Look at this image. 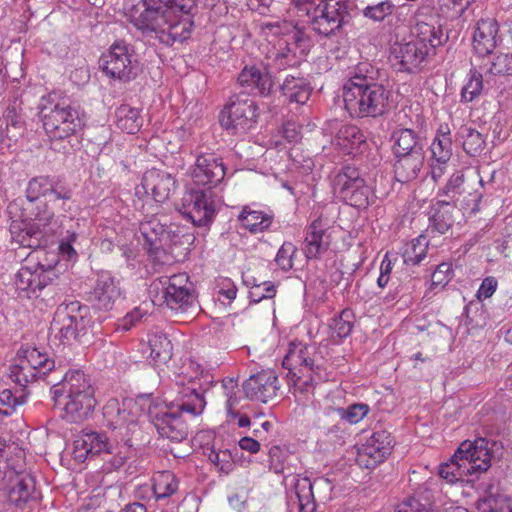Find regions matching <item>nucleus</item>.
Wrapping results in <instances>:
<instances>
[{
  "label": "nucleus",
  "mask_w": 512,
  "mask_h": 512,
  "mask_svg": "<svg viewBox=\"0 0 512 512\" xmlns=\"http://www.w3.org/2000/svg\"><path fill=\"white\" fill-rule=\"evenodd\" d=\"M72 190L58 179L50 176H37L27 185L25 198H17L9 203L7 210L12 218L20 220L19 231L11 230L13 239L22 247H39L46 245L49 237L55 233L52 227L54 213L50 211L42 198L49 197V202L68 201Z\"/></svg>",
  "instance_id": "obj_1"
},
{
  "label": "nucleus",
  "mask_w": 512,
  "mask_h": 512,
  "mask_svg": "<svg viewBox=\"0 0 512 512\" xmlns=\"http://www.w3.org/2000/svg\"><path fill=\"white\" fill-rule=\"evenodd\" d=\"M196 10L197 0H140L126 16L144 36L172 46L190 38Z\"/></svg>",
  "instance_id": "obj_2"
},
{
  "label": "nucleus",
  "mask_w": 512,
  "mask_h": 512,
  "mask_svg": "<svg viewBox=\"0 0 512 512\" xmlns=\"http://www.w3.org/2000/svg\"><path fill=\"white\" fill-rule=\"evenodd\" d=\"M384 72L369 62L358 63L342 88L344 107L352 118H376L390 109L391 91L382 84Z\"/></svg>",
  "instance_id": "obj_3"
},
{
  "label": "nucleus",
  "mask_w": 512,
  "mask_h": 512,
  "mask_svg": "<svg viewBox=\"0 0 512 512\" xmlns=\"http://www.w3.org/2000/svg\"><path fill=\"white\" fill-rule=\"evenodd\" d=\"M203 389L198 376L177 375L170 388L172 400L169 408L176 411L157 413L154 417V426L162 438L172 442H181L188 435V427L178 412L198 416L203 413L206 406Z\"/></svg>",
  "instance_id": "obj_4"
},
{
  "label": "nucleus",
  "mask_w": 512,
  "mask_h": 512,
  "mask_svg": "<svg viewBox=\"0 0 512 512\" xmlns=\"http://www.w3.org/2000/svg\"><path fill=\"white\" fill-rule=\"evenodd\" d=\"M55 405L61 406L62 418L77 423L86 419L96 406L94 389L89 378L80 370H71L53 385Z\"/></svg>",
  "instance_id": "obj_5"
},
{
  "label": "nucleus",
  "mask_w": 512,
  "mask_h": 512,
  "mask_svg": "<svg viewBox=\"0 0 512 512\" xmlns=\"http://www.w3.org/2000/svg\"><path fill=\"white\" fill-rule=\"evenodd\" d=\"M496 446L497 442L486 438L462 442L450 461L440 465L439 476L453 484L463 482L466 476L486 472L491 466Z\"/></svg>",
  "instance_id": "obj_6"
},
{
  "label": "nucleus",
  "mask_w": 512,
  "mask_h": 512,
  "mask_svg": "<svg viewBox=\"0 0 512 512\" xmlns=\"http://www.w3.org/2000/svg\"><path fill=\"white\" fill-rule=\"evenodd\" d=\"M43 127L48 135L51 146L56 151H65L66 146L58 147L59 142L68 141L82 130L83 114L78 106L58 103L51 108L43 105L41 108Z\"/></svg>",
  "instance_id": "obj_7"
},
{
  "label": "nucleus",
  "mask_w": 512,
  "mask_h": 512,
  "mask_svg": "<svg viewBox=\"0 0 512 512\" xmlns=\"http://www.w3.org/2000/svg\"><path fill=\"white\" fill-rule=\"evenodd\" d=\"M346 0H319L313 10H307L311 30L323 37H331L350 22Z\"/></svg>",
  "instance_id": "obj_8"
},
{
  "label": "nucleus",
  "mask_w": 512,
  "mask_h": 512,
  "mask_svg": "<svg viewBox=\"0 0 512 512\" xmlns=\"http://www.w3.org/2000/svg\"><path fill=\"white\" fill-rule=\"evenodd\" d=\"M89 324V308L72 301L57 308L51 330L65 343H71L86 334Z\"/></svg>",
  "instance_id": "obj_9"
},
{
  "label": "nucleus",
  "mask_w": 512,
  "mask_h": 512,
  "mask_svg": "<svg viewBox=\"0 0 512 512\" xmlns=\"http://www.w3.org/2000/svg\"><path fill=\"white\" fill-rule=\"evenodd\" d=\"M333 189L345 203L358 209L367 208L373 199L371 187L355 167H343L334 177Z\"/></svg>",
  "instance_id": "obj_10"
},
{
  "label": "nucleus",
  "mask_w": 512,
  "mask_h": 512,
  "mask_svg": "<svg viewBox=\"0 0 512 512\" xmlns=\"http://www.w3.org/2000/svg\"><path fill=\"white\" fill-rule=\"evenodd\" d=\"M257 110L256 103L247 95H234L221 112L220 123L232 134H246L257 123Z\"/></svg>",
  "instance_id": "obj_11"
},
{
  "label": "nucleus",
  "mask_w": 512,
  "mask_h": 512,
  "mask_svg": "<svg viewBox=\"0 0 512 512\" xmlns=\"http://www.w3.org/2000/svg\"><path fill=\"white\" fill-rule=\"evenodd\" d=\"M99 66L107 76L127 82L136 77L138 63L132 47L120 41L114 43L108 53L102 55Z\"/></svg>",
  "instance_id": "obj_12"
},
{
  "label": "nucleus",
  "mask_w": 512,
  "mask_h": 512,
  "mask_svg": "<svg viewBox=\"0 0 512 512\" xmlns=\"http://www.w3.org/2000/svg\"><path fill=\"white\" fill-rule=\"evenodd\" d=\"M314 349L302 343H291L283 359L282 365L289 375L296 380L303 379L304 384H311L320 378V367L312 357Z\"/></svg>",
  "instance_id": "obj_13"
},
{
  "label": "nucleus",
  "mask_w": 512,
  "mask_h": 512,
  "mask_svg": "<svg viewBox=\"0 0 512 512\" xmlns=\"http://www.w3.org/2000/svg\"><path fill=\"white\" fill-rule=\"evenodd\" d=\"M178 210L182 216L198 227L209 226L215 217L212 195L204 190L187 191L182 197Z\"/></svg>",
  "instance_id": "obj_14"
},
{
  "label": "nucleus",
  "mask_w": 512,
  "mask_h": 512,
  "mask_svg": "<svg viewBox=\"0 0 512 512\" xmlns=\"http://www.w3.org/2000/svg\"><path fill=\"white\" fill-rule=\"evenodd\" d=\"M18 356L20 363L12 372L19 384L22 380L28 382V375L25 371L29 368L33 370L32 377H45L55 367L54 360L50 359L46 352H42L36 347L22 348L19 350Z\"/></svg>",
  "instance_id": "obj_15"
},
{
  "label": "nucleus",
  "mask_w": 512,
  "mask_h": 512,
  "mask_svg": "<svg viewBox=\"0 0 512 512\" xmlns=\"http://www.w3.org/2000/svg\"><path fill=\"white\" fill-rule=\"evenodd\" d=\"M242 389L249 400L267 403L277 396L280 385L273 370H262L246 379Z\"/></svg>",
  "instance_id": "obj_16"
},
{
  "label": "nucleus",
  "mask_w": 512,
  "mask_h": 512,
  "mask_svg": "<svg viewBox=\"0 0 512 512\" xmlns=\"http://www.w3.org/2000/svg\"><path fill=\"white\" fill-rule=\"evenodd\" d=\"M8 499L11 504L24 509L41 499V492L36 487L35 477L26 472L10 476Z\"/></svg>",
  "instance_id": "obj_17"
},
{
  "label": "nucleus",
  "mask_w": 512,
  "mask_h": 512,
  "mask_svg": "<svg viewBox=\"0 0 512 512\" xmlns=\"http://www.w3.org/2000/svg\"><path fill=\"white\" fill-rule=\"evenodd\" d=\"M224 177L225 168L220 157L214 153H202L197 156L192 170L195 184L211 189L221 183Z\"/></svg>",
  "instance_id": "obj_18"
},
{
  "label": "nucleus",
  "mask_w": 512,
  "mask_h": 512,
  "mask_svg": "<svg viewBox=\"0 0 512 512\" xmlns=\"http://www.w3.org/2000/svg\"><path fill=\"white\" fill-rule=\"evenodd\" d=\"M121 296L119 281L110 272L102 271L98 274L96 283L90 293V301L99 309L111 310Z\"/></svg>",
  "instance_id": "obj_19"
},
{
  "label": "nucleus",
  "mask_w": 512,
  "mask_h": 512,
  "mask_svg": "<svg viewBox=\"0 0 512 512\" xmlns=\"http://www.w3.org/2000/svg\"><path fill=\"white\" fill-rule=\"evenodd\" d=\"M392 438L385 431H377L363 444L359 450V462L366 468L374 467L383 462L391 453Z\"/></svg>",
  "instance_id": "obj_20"
},
{
  "label": "nucleus",
  "mask_w": 512,
  "mask_h": 512,
  "mask_svg": "<svg viewBox=\"0 0 512 512\" xmlns=\"http://www.w3.org/2000/svg\"><path fill=\"white\" fill-rule=\"evenodd\" d=\"M141 184L156 202L163 203L175 189L176 180L170 173L153 168L144 173Z\"/></svg>",
  "instance_id": "obj_21"
},
{
  "label": "nucleus",
  "mask_w": 512,
  "mask_h": 512,
  "mask_svg": "<svg viewBox=\"0 0 512 512\" xmlns=\"http://www.w3.org/2000/svg\"><path fill=\"white\" fill-rule=\"evenodd\" d=\"M332 491L333 485L325 477H318L313 481L309 478H304L296 485L299 504L313 503L316 506V501L326 503L332 499Z\"/></svg>",
  "instance_id": "obj_22"
},
{
  "label": "nucleus",
  "mask_w": 512,
  "mask_h": 512,
  "mask_svg": "<svg viewBox=\"0 0 512 512\" xmlns=\"http://www.w3.org/2000/svg\"><path fill=\"white\" fill-rule=\"evenodd\" d=\"M103 417L108 427L120 431L123 439L134 433L138 427L135 418L115 398L109 399L104 405Z\"/></svg>",
  "instance_id": "obj_23"
},
{
  "label": "nucleus",
  "mask_w": 512,
  "mask_h": 512,
  "mask_svg": "<svg viewBox=\"0 0 512 512\" xmlns=\"http://www.w3.org/2000/svg\"><path fill=\"white\" fill-rule=\"evenodd\" d=\"M459 210L456 204L438 199L432 203L429 211V231L433 234H446L455 224Z\"/></svg>",
  "instance_id": "obj_24"
},
{
  "label": "nucleus",
  "mask_w": 512,
  "mask_h": 512,
  "mask_svg": "<svg viewBox=\"0 0 512 512\" xmlns=\"http://www.w3.org/2000/svg\"><path fill=\"white\" fill-rule=\"evenodd\" d=\"M103 452L109 454L113 452L112 445L104 433L87 432L74 442L73 454L75 459L84 461L89 456H95Z\"/></svg>",
  "instance_id": "obj_25"
},
{
  "label": "nucleus",
  "mask_w": 512,
  "mask_h": 512,
  "mask_svg": "<svg viewBox=\"0 0 512 512\" xmlns=\"http://www.w3.org/2000/svg\"><path fill=\"white\" fill-rule=\"evenodd\" d=\"M498 24L495 19H480L473 34V48L479 56H487L497 45Z\"/></svg>",
  "instance_id": "obj_26"
},
{
  "label": "nucleus",
  "mask_w": 512,
  "mask_h": 512,
  "mask_svg": "<svg viewBox=\"0 0 512 512\" xmlns=\"http://www.w3.org/2000/svg\"><path fill=\"white\" fill-rule=\"evenodd\" d=\"M329 240L322 221L314 220L307 228L304 246L302 248L308 259H317L329 248Z\"/></svg>",
  "instance_id": "obj_27"
},
{
  "label": "nucleus",
  "mask_w": 512,
  "mask_h": 512,
  "mask_svg": "<svg viewBox=\"0 0 512 512\" xmlns=\"http://www.w3.org/2000/svg\"><path fill=\"white\" fill-rule=\"evenodd\" d=\"M238 83L251 91L256 90L262 96L269 95L273 87L270 74L256 66H245L238 76Z\"/></svg>",
  "instance_id": "obj_28"
},
{
  "label": "nucleus",
  "mask_w": 512,
  "mask_h": 512,
  "mask_svg": "<svg viewBox=\"0 0 512 512\" xmlns=\"http://www.w3.org/2000/svg\"><path fill=\"white\" fill-rule=\"evenodd\" d=\"M429 53L426 46H420L413 40L401 44L398 49H395V57L399 60L401 69L407 72L419 68Z\"/></svg>",
  "instance_id": "obj_29"
},
{
  "label": "nucleus",
  "mask_w": 512,
  "mask_h": 512,
  "mask_svg": "<svg viewBox=\"0 0 512 512\" xmlns=\"http://www.w3.org/2000/svg\"><path fill=\"white\" fill-rule=\"evenodd\" d=\"M394 164L395 178L398 182L407 183L415 180L425 161V153L408 154L403 156H395Z\"/></svg>",
  "instance_id": "obj_30"
},
{
  "label": "nucleus",
  "mask_w": 512,
  "mask_h": 512,
  "mask_svg": "<svg viewBox=\"0 0 512 512\" xmlns=\"http://www.w3.org/2000/svg\"><path fill=\"white\" fill-rule=\"evenodd\" d=\"M393 152L395 156L425 153L423 141L409 128H400L393 132Z\"/></svg>",
  "instance_id": "obj_31"
},
{
  "label": "nucleus",
  "mask_w": 512,
  "mask_h": 512,
  "mask_svg": "<svg viewBox=\"0 0 512 512\" xmlns=\"http://www.w3.org/2000/svg\"><path fill=\"white\" fill-rule=\"evenodd\" d=\"M281 91L288 102L303 105L309 100L312 88L305 77L287 75Z\"/></svg>",
  "instance_id": "obj_32"
},
{
  "label": "nucleus",
  "mask_w": 512,
  "mask_h": 512,
  "mask_svg": "<svg viewBox=\"0 0 512 512\" xmlns=\"http://www.w3.org/2000/svg\"><path fill=\"white\" fill-rule=\"evenodd\" d=\"M140 232L146 239V241L150 244H153L157 240L158 235H160V237H170V234H172L171 241L175 245L183 243L189 244L193 240V236L190 234H181V237L178 239L181 233V230L179 228H177L176 231H165L164 228L154 220L141 223Z\"/></svg>",
  "instance_id": "obj_33"
},
{
  "label": "nucleus",
  "mask_w": 512,
  "mask_h": 512,
  "mask_svg": "<svg viewBox=\"0 0 512 512\" xmlns=\"http://www.w3.org/2000/svg\"><path fill=\"white\" fill-rule=\"evenodd\" d=\"M115 117L117 127L128 134L137 133L143 125L141 110L127 104L116 109Z\"/></svg>",
  "instance_id": "obj_34"
},
{
  "label": "nucleus",
  "mask_w": 512,
  "mask_h": 512,
  "mask_svg": "<svg viewBox=\"0 0 512 512\" xmlns=\"http://www.w3.org/2000/svg\"><path fill=\"white\" fill-rule=\"evenodd\" d=\"M413 41L420 46H426L428 51H433L437 46L442 44L441 30L434 25L417 20L413 29Z\"/></svg>",
  "instance_id": "obj_35"
},
{
  "label": "nucleus",
  "mask_w": 512,
  "mask_h": 512,
  "mask_svg": "<svg viewBox=\"0 0 512 512\" xmlns=\"http://www.w3.org/2000/svg\"><path fill=\"white\" fill-rule=\"evenodd\" d=\"M35 264L23 265L15 275L14 285L19 297L31 298L37 296Z\"/></svg>",
  "instance_id": "obj_36"
},
{
  "label": "nucleus",
  "mask_w": 512,
  "mask_h": 512,
  "mask_svg": "<svg viewBox=\"0 0 512 512\" xmlns=\"http://www.w3.org/2000/svg\"><path fill=\"white\" fill-rule=\"evenodd\" d=\"M148 358L155 364L167 362L172 355V344L170 340L162 334H153L148 338L147 349Z\"/></svg>",
  "instance_id": "obj_37"
},
{
  "label": "nucleus",
  "mask_w": 512,
  "mask_h": 512,
  "mask_svg": "<svg viewBox=\"0 0 512 512\" xmlns=\"http://www.w3.org/2000/svg\"><path fill=\"white\" fill-rule=\"evenodd\" d=\"M241 224L251 233H260L267 230L272 223V216L261 211L251 210L245 206L238 216Z\"/></svg>",
  "instance_id": "obj_38"
},
{
  "label": "nucleus",
  "mask_w": 512,
  "mask_h": 512,
  "mask_svg": "<svg viewBox=\"0 0 512 512\" xmlns=\"http://www.w3.org/2000/svg\"><path fill=\"white\" fill-rule=\"evenodd\" d=\"M162 298L166 306L176 312H185L195 304V296L191 289L177 291L162 289Z\"/></svg>",
  "instance_id": "obj_39"
},
{
  "label": "nucleus",
  "mask_w": 512,
  "mask_h": 512,
  "mask_svg": "<svg viewBox=\"0 0 512 512\" xmlns=\"http://www.w3.org/2000/svg\"><path fill=\"white\" fill-rule=\"evenodd\" d=\"M458 136L462 139L464 151L470 156H478L485 148V137L476 129L462 125L458 130Z\"/></svg>",
  "instance_id": "obj_40"
},
{
  "label": "nucleus",
  "mask_w": 512,
  "mask_h": 512,
  "mask_svg": "<svg viewBox=\"0 0 512 512\" xmlns=\"http://www.w3.org/2000/svg\"><path fill=\"white\" fill-rule=\"evenodd\" d=\"M468 193L465 181V174L462 170L454 172L447 183L439 189L438 197H447L453 204L460 201L461 197Z\"/></svg>",
  "instance_id": "obj_41"
},
{
  "label": "nucleus",
  "mask_w": 512,
  "mask_h": 512,
  "mask_svg": "<svg viewBox=\"0 0 512 512\" xmlns=\"http://www.w3.org/2000/svg\"><path fill=\"white\" fill-rule=\"evenodd\" d=\"M336 143L345 150L359 147L365 142V136L361 130L351 124L341 125L335 135Z\"/></svg>",
  "instance_id": "obj_42"
},
{
  "label": "nucleus",
  "mask_w": 512,
  "mask_h": 512,
  "mask_svg": "<svg viewBox=\"0 0 512 512\" xmlns=\"http://www.w3.org/2000/svg\"><path fill=\"white\" fill-rule=\"evenodd\" d=\"M428 242L426 237L421 235L409 242L402 254L406 265H418L426 257Z\"/></svg>",
  "instance_id": "obj_43"
},
{
  "label": "nucleus",
  "mask_w": 512,
  "mask_h": 512,
  "mask_svg": "<svg viewBox=\"0 0 512 512\" xmlns=\"http://www.w3.org/2000/svg\"><path fill=\"white\" fill-rule=\"evenodd\" d=\"M478 512H512V500L504 495H488L477 502Z\"/></svg>",
  "instance_id": "obj_44"
},
{
  "label": "nucleus",
  "mask_w": 512,
  "mask_h": 512,
  "mask_svg": "<svg viewBox=\"0 0 512 512\" xmlns=\"http://www.w3.org/2000/svg\"><path fill=\"white\" fill-rule=\"evenodd\" d=\"M354 323L355 314L353 310L349 308L343 309L331 325L333 336L336 335L340 339L348 337L353 330Z\"/></svg>",
  "instance_id": "obj_45"
},
{
  "label": "nucleus",
  "mask_w": 512,
  "mask_h": 512,
  "mask_svg": "<svg viewBox=\"0 0 512 512\" xmlns=\"http://www.w3.org/2000/svg\"><path fill=\"white\" fill-rule=\"evenodd\" d=\"M52 259L49 264H43L42 262H36L35 270L37 273L36 276V291H41L48 284H51L56 278L55 266L57 264V256L56 254H51Z\"/></svg>",
  "instance_id": "obj_46"
},
{
  "label": "nucleus",
  "mask_w": 512,
  "mask_h": 512,
  "mask_svg": "<svg viewBox=\"0 0 512 512\" xmlns=\"http://www.w3.org/2000/svg\"><path fill=\"white\" fill-rule=\"evenodd\" d=\"M178 489V481L171 472H162L157 478L153 486L157 499L167 498L173 495Z\"/></svg>",
  "instance_id": "obj_47"
},
{
  "label": "nucleus",
  "mask_w": 512,
  "mask_h": 512,
  "mask_svg": "<svg viewBox=\"0 0 512 512\" xmlns=\"http://www.w3.org/2000/svg\"><path fill=\"white\" fill-rule=\"evenodd\" d=\"M396 6L391 0H385L375 5H369L362 11L363 16L374 22H382L386 17L392 15Z\"/></svg>",
  "instance_id": "obj_48"
},
{
  "label": "nucleus",
  "mask_w": 512,
  "mask_h": 512,
  "mask_svg": "<svg viewBox=\"0 0 512 512\" xmlns=\"http://www.w3.org/2000/svg\"><path fill=\"white\" fill-rule=\"evenodd\" d=\"M433 157L439 163H446L452 155V140L446 136H436L431 144Z\"/></svg>",
  "instance_id": "obj_49"
},
{
  "label": "nucleus",
  "mask_w": 512,
  "mask_h": 512,
  "mask_svg": "<svg viewBox=\"0 0 512 512\" xmlns=\"http://www.w3.org/2000/svg\"><path fill=\"white\" fill-rule=\"evenodd\" d=\"M208 459L216 466L220 473L229 474L234 469L235 463L229 450H211L208 454Z\"/></svg>",
  "instance_id": "obj_50"
},
{
  "label": "nucleus",
  "mask_w": 512,
  "mask_h": 512,
  "mask_svg": "<svg viewBox=\"0 0 512 512\" xmlns=\"http://www.w3.org/2000/svg\"><path fill=\"white\" fill-rule=\"evenodd\" d=\"M483 88V77L477 71H471V75L467 83L464 85L461 91L462 100L466 102L473 101L477 96L480 95Z\"/></svg>",
  "instance_id": "obj_51"
},
{
  "label": "nucleus",
  "mask_w": 512,
  "mask_h": 512,
  "mask_svg": "<svg viewBox=\"0 0 512 512\" xmlns=\"http://www.w3.org/2000/svg\"><path fill=\"white\" fill-rule=\"evenodd\" d=\"M222 387L227 397L226 409L229 417H237L238 412L233 410V407L238 403L237 391L238 384L237 380L233 378H225L222 380Z\"/></svg>",
  "instance_id": "obj_52"
},
{
  "label": "nucleus",
  "mask_w": 512,
  "mask_h": 512,
  "mask_svg": "<svg viewBox=\"0 0 512 512\" xmlns=\"http://www.w3.org/2000/svg\"><path fill=\"white\" fill-rule=\"evenodd\" d=\"M25 398L23 395L17 397L11 390L5 389L0 393V414L4 416L11 415L18 405L23 404Z\"/></svg>",
  "instance_id": "obj_53"
},
{
  "label": "nucleus",
  "mask_w": 512,
  "mask_h": 512,
  "mask_svg": "<svg viewBox=\"0 0 512 512\" xmlns=\"http://www.w3.org/2000/svg\"><path fill=\"white\" fill-rule=\"evenodd\" d=\"M297 252L296 246L291 242H284L277 252L275 261L277 265L284 271H288L293 267V256Z\"/></svg>",
  "instance_id": "obj_54"
},
{
  "label": "nucleus",
  "mask_w": 512,
  "mask_h": 512,
  "mask_svg": "<svg viewBox=\"0 0 512 512\" xmlns=\"http://www.w3.org/2000/svg\"><path fill=\"white\" fill-rule=\"evenodd\" d=\"M489 72L494 75L512 73V54L501 53L493 58Z\"/></svg>",
  "instance_id": "obj_55"
},
{
  "label": "nucleus",
  "mask_w": 512,
  "mask_h": 512,
  "mask_svg": "<svg viewBox=\"0 0 512 512\" xmlns=\"http://www.w3.org/2000/svg\"><path fill=\"white\" fill-rule=\"evenodd\" d=\"M453 275L451 264L441 263L437 266L431 277V286L436 288L438 286L444 287L449 283Z\"/></svg>",
  "instance_id": "obj_56"
},
{
  "label": "nucleus",
  "mask_w": 512,
  "mask_h": 512,
  "mask_svg": "<svg viewBox=\"0 0 512 512\" xmlns=\"http://www.w3.org/2000/svg\"><path fill=\"white\" fill-rule=\"evenodd\" d=\"M339 413L342 419H345L349 423H358L368 413V406L365 404H353L347 409H339Z\"/></svg>",
  "instance_id": "obj_57"
},
{
  "label": "nucleus",
  "mask_w": 512,
  "mask_h": 512,
  "mask_svg": "<svg viewBox=\"0 0 512 512\" xmlns=\"http://www.w3.org/2000/svg\"><path fill=\"white\" fill-rule=\"evenodd\" d=\"M275 294V286L271 282H264L254 285L249 292V297L253 302L258 303L263 299L274 297Z\"/></svg>",
  "instance_id": "obj_58"
},
{
  "label": "nucleus",
  "mask_w": 512,
  "mask_h": 512,
  "mask_svg": "<svg viewBox=\"0 0 512 512\" xmlns=\"http://www.w3.org/2000/svg\"><path fill=\"white\" fill-rule=\"evenodd\" d=\"M160 283L163 285V289L165 290H181V289H190L189 278L185 273H179L172 275L169 278H164V280H160Z\"/></svg>",
  "instance_id": "obj_59"
},
{
  "label": "nucleus",
  "mask_w": 512,
  "mask_h": 512,
  "mask_svg": "<svg viewBox=\"0 0 512 512\" xmlns=\"http://www.w3.org/2000/svg\"><path fill=\"white\" fill-rule=\"evenodd\" d=\"M395 512H434L429 506L422 504L418 499L409 497L399 503Z\"/></svg>",
  "instance_id": "obj_60"
},
{
  "label": "nucleus",
  "mask_w": 512,
  "mask_h": 512,
  "mask_svg": "<svg viewBox=\"0 0 512 512\" xmlns=\"http://www.w3.org/2000/svg\"><path fill=\"white\" fill-rule=\"evenodd\" d=\"M53 235H54V233L49 237V240L46 245H41V246L35 247V248L30 247L31 249H33V252L31 254H29L26 259V263L28 265L34 264L39 261L42 262L43 264H49L51 262V259H52L51 254L52 253H50V254L47 253V251L44 250L43 248H45L49 244Z\"/></svg>",
  "instance_id": "obj_61"
},
{
  "label": "nucleus",
  "mask_w": 512,
  "mask_h": 512,
  "mask_svg": "<svg viewBox=\"0 0 512 512\" xmlns=\"http://www.w3.org/2000/svg\"><path fill=\"white\" fill-rule=\"evenodd\" d=\"M497 288V280L494 277H487L483 280L480 288L477 291L479 299H487L491 297Z\"/></svg>",
  "instance_id": "obj_62"
},
{
  "label": "nucleus",
  "mask_w": 512,
  "mask_h": 512,
  "mask_svg": "<svg viewBox=\"0 0 512 512\" xmlns=\"http://www.w3.org/2000/svg\"><path fill=\"white\" fill-rule=\"evenodd\" d=\"M282 450L278 446H274L269 450L270 468L275 473H283L284 465L281 460Z\"/></svg>",
  "instance_id": "obj_63"
},
{
  "label": "nucleus",
  "mask_w": 512,
  "mask_h": 512,
  "mask_svg": "<svg viewBox=\"0 0 512 512\" xmlns=\"http://www.w3.org/2000/svg\"><path fill=\"white\" fill-rule=\"evenodd\" d=\"M290 40H291L290 44L294 48L299 50V53L301 55H303L304 50H305L304 44L307 42L304 32L302 30L298 29L297 27H295L292 35L290 36Z\"/></svg>",
  "instance_id": "obj_64"
}]
</instances>
